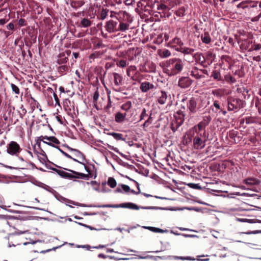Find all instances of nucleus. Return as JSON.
Listing matches in <instances>:
<instances>
[{"instance_id":"obj_1","label":"nucleus","mask_w":261,"mask_h":261,"mask_svg":"<svg viewBox=\"0 0 261 261\" xmlns=\"http://www.w3.org/2000/svg\"><path fill=\"white\" fill-rule=\"evenodd\" d=\"M185 64V61L180 58H171L166 62L164 71L169 76H175L181 72Z\"/></svg>"},{"instance_id":"obj_2","label":"nucleus","mask_w":261,"mask_h":261,"mask_svg":"<svg viewBox=\"0 0 261 261\" xmlns=\"http://www.w3.org/2000/svg\"><path fill=\"white\" fill-rule=\"evenodd\" d=\"M198 99L195 97H191L187 102V107L188 111L187 117L190 119L193 117V115L196 114L198 110L201 108L199 105L197 103Z\"/></svg>"},{"instance_id":"obj_3","label":"nucleus","mask_w":261,"mask_h":261,"mask_svg":"<svg viewBox=\"0 0 261 261\" xmlns=\"http://www.w3.org/2000/svg\"><path fill=\"white\" fill-rule=\"evenodd\" d=\"M191 137L193 138V146L195 149H202L205 147V142L207 140L206 132L195 134L194 136Z\"/></svg>"},{"instance_id":"obj_4","label":"nucleus","mask_w":261,"mask_h":261,"mask_svg":"<svg viewBox=\"0 0 261 261\" xmlns=\"http://www.w3.org/2000/svg\"><path fill=\"white\" fill-rule=\"evenodd\" d=\"M227 110L229 111H237L244 107V101L233 97L227 98Z\"/></svg>"},{"instance_id":"obj_5","label":"nucleus","mask_w":261,"mask_h":261,"mask_svg":"<svg viewBox=\"0 0 261 261\" xmlns=\"http://www.w3.org/2000/svg\"><path fill=\"white\" fill-rule=\"evenodd\" d=\"M98 207H109V208H127L131 210H139V206L137 205L131 203H123L119 204H103L97 206Z\"/></svg>"},{"instance_id":"obj_6","label":"nucleus","mask_w":261,"mask_h":261,"mask_svg":"<svg viewBox=\"0 0 261 261\" xmlns=\"http://www.w3.org/2000/svg\"><path fill=\"white\" fill-rule=\"evenodd\" d=\"M21 150L20 145L15 141L10 142L7 146V152L11 155L18 156Z\"/></svg>"},{"instance_id":"obj_7","label":"nucleus","mask_w":261,"mask_h":261,"mask_svg":"<svg viewBox=\"0 0 261 261\" xmlns=\"http://www.w3.org/2000/svg\"><path fill=\"white\" fill-rule=\"evenodd\" d=\"M182 109L184 110H186L185 106H182L181 109L175 113L174 115V119L173 120L181 124L184 123L185 118H188L187 117V114H186L185 111L182 110Z\"/></svg>"},{"instance_id":"obj_8","label":"nucleus","mask_w":261,"mask_h":261,"mask_svg":"<svg viewBox=\"0 0 261 261\" xmlns=\"http://www.w3.org/2000/svg\"><path fill=\"white\" fill-rule=\"evenodd\" d=\"M193 83V81L188 76H182L178 80V85L182 89L188 88Z\"/></svg>"},{"instance_id":"obj_9","label":"nucleus","mask_w":261,"mask_h":261,"mask_svg":"<svg viewBox=\"0 0 261 261\" xmlns=\"http://www.w3.org/2000/svg\"><path fill=\"white\" fill-rule=\"evenodd\" d=\"M170 96V95H168L167 92L161 90L159 92L156 96V101L160 105H164L166 103L168 97Z\"/></svg>"},{"instance_id":"obj_10","label":"nucleus","mask_w":261,"mask_h":261,"mask_svg":"<svg viewBox=\"0 0 261 261\" xmlns=\"http://www.w3.org/2000/svg\"><path fill=\"white\" fill-rule=\"evenodd\" d=\"M156 88L155 85L147 81L142 82L140 86V89L143 93H147L149 91L153 90Z\"/></svg>"},{"instance_id":"obj_11","label":"nucleus","mask_w":261,"mask_h":261,"mask_svg":"<svg viewBox=\"0 0 261 261\" xmlns=\"http://www.w3.org/2000/svg\"><path fill=\"white\" fill-rule=\"evenodd\" d=\"M117 22L113 20H110L107 22L105 28L109 33H114L118 32V27H117Z\"/></svg>"},{"instance_id":"obj_12","label":"nucleus","mask_w":261,"mask_h":261,"mask_svg":"<svg viewBox=\"0 0 261 261\" xmlns=\"http://www.w3.org/2000/svg\"><path fill=\"white\" fill-rule=\"evenodd\" d=\"M113 78V82L114 86L117 88H119L120 86L122 85V81H123V77L121 75L118 73H113L110 75Z\"/></svg>"},{"instance_id":"obj_13","label":"nucleus","mask_w":261,"mask_h":261,"mask_svg":"<svg viewBox=\"0 0 261 261\" xmlns=\"http://www.w3.org/2000/svg\"><path fill=\"white\" fill-rule=\"evenodd\" d=\"M65 170H68L72 173V179L73 178H79V179H84L86 180H88L90 178V174H84L82 173H80L72 170H69L65 168Z\"/></svg>"},{"instance_id":"obj_14","label":"nucleus","mask_w":261,"mask_h":261,"mask_svg":"<svg viewBox=\"0 0 261 261\" xmlns=\"http://www.w3.org/2000/svg\"><path fill=\"white\" fill-rule=\"evenodd\" d=\"M253 40L252 39H245L242 40L240 44V48L242 50H247L250 51V49H251L253 44Z\"/></svg>"},{"instance_id":"obj_15","label":"nucleus","mask_w":261,"mask_h":261,"mask_svg":"<svg viewBox=\"0 0 261 261\" xmlns=\"http://www.w3.org/2000/svg\"><path fill=\"white\" fill-rule=\"evenodd\" d=\"M203 132H205V129H204L198 123L189 130V134L191 136H194L197 134H202Z\"/></svg>"},{"instance_id":"obj_16","label":"nucleus","mask_w":261,"mask_h":261,"mask_svg":"<svg viewBox=\"0 0 261 261\" xmlns=\"http://www.w3.org/2000/svg\"><path fill=\"white\" fill-rule=\"evenodd\" d=\"M193 58L194 59L195 62L197 63L200 64L203 67H205L204 64L205 63V59L202 53H196L193 55Z\"/></svg>"},{"instance_id":"obj_17","label":"nucleus","mask_w":261,"mask_h":261,"mask_svg":"<svg viewBox=\"0 0 261 261\" xmlns=\"http://www.w3.org/2000/svg\"><path fill=\"white\" fill-rule=\"evenodd\" d=\"M258 119L255 117L247 116L241 120L240 123L243 124L245 123L246 124H251L257 123Z\"/></svg>"},{"instance_id":"obj_18","label":"nucleus","mask_w":261,"mask_h":261,"mask_svg":"<svg viewBox=\"0 0 261 261\" xmlns=\"http://www.w3.org/2000/svg\"><path fill=\"white\" fill-rule=\"evenodd\" d=\"M177 51L180 52L184 55H190L193 56L195 49L186 46H181L176 49Z\"/></svg>"},{"instance_id":"obj_19","label":"nucleus","mask_w":261,"mask_h":261,"mask_svg":"<svg viewBox=\"0 0 261 261\" xmlns=\"http://www.w3.org/2000/svg\"><path fill=\"white\" fill-rule=\"evenodd\" d=\"M157 9L159 11H162V12H159L160 17H166V11H169L170 10V8L163 4H158Z\"/></svg>"},{"instance_id":"obj_20","label":"nucleus","mask_w":261,"mask_h":261,"mask_svg":"<svg viewBox=\"0 0 261 261\" xmlns=\"http://www.w3.org/2000/svg\"><path fill=\"white\" fill-rule=\"evenodd\" d=\"M126 113H122L120 112L116 113L115 115V120L118 123H123L126 118Z\"/></svg>"},{"instance_id":"obj_21","label":"nucleus","mask_w":261,"mask_h":261,"mask_svg":"<svg viewBox=\"0 0 261 261\" xmlns=\"http://www.w3.org/2000/svg\"><path fill=\"white\" fill-rule=\"evenodd\" d=\"M216 58L215 55L213 51L209 50L206 53L205 55V63L207 62L208 65H211L215 60Z\"/></svg>"},{"instance_id":"obj_22","label":"nucleus","mask_w":261,"mask_h":261,"mask_svg":"<svg viewBox=\"0 0 261 261\" xmlns=\"http://www.w3.org/2000/svg\"><path fill=\"white\" fill-rule=\"evenodd\" d=\"M92 21L87 18H83L81 20L77 27L79 28H88L92 25Z\"/></svg>"},{"instance_id":"obj_23","label":"nucleus","mask_w":261,"mask_h":261,"mask_svg":"<svg viewBox=\"0 0 261 261\" xmlns=\"http://www.w3.org/2000/svg\"><path fill=\"white\" fill-rule=\"evenodd\" d=\"M68 61V58L65 56V53H60L58 56L57 62L58 64H64Z\"/></svg>"},{"instance_id":"obj_24","label":"nucleus","mask_w":261,"mask_h":261,"mask_svg":"<svg viewBox=\"0 0 261 261\" xmlns=\"http://www.w3.org/2000/svg\"><path fill=\"white\" fill-rule=\"evenodd\" d=\"M211 77L217 81H223V77L221 75L220 72L217 70H214L213 71L211 74Z\"/></svg>"},{"instance_id":"obj_25","label":"nucleus","mask_w":261,"mask_h":261,"mask_svg":"<svg viewBox=\"0 0 261 261\" xmlns=\"http://www.w3.org/2000/svg\"><path fill=\"white\" fill-rule=\"evenodd\" d=\"M137 69L136 66L131 65L129 66L126 70V73L128 77L133 76L134 73H136Z\"/></svg>"},{"instance_id":"obj_26","label":"nucleus","mask_w":261,"mask_h":261,"mask_svg":"<svg viewBox=\"0 0 261 261\" xmlns=\"http://www.w3.org/2000/svg\"><path fill=\"white\" fill-rule=\"evenodd\" d=\"M201 39L205 44H209L211 42V38L207 32H204L203 34L201 35Z\"/></svg>"},{"instance_id":"obj_27","label":"nucleus","mask_w":261,"mask_h":261,"mask_svg":"<svg viewBox=\"0 0 261 261\" xmlns=\"http://www.w3.org/2000/svg\"><path fill=\"white\" fill-rule=\"evenodd\" d=\"M244 183L247 185H256L259 183L258 180L254 178H248L244 180Z\"/></svg>"},{"instance_id":"obj_28","label":"nucleus","mask_w":261,"mask_h":261,"mask_svg":"<svg viewBox=\"0 0 261 261\" xmlns=\"http://www.w3.org/2000/svg\"><path fill=\"white\" fill-rule=\"evenodd\" d=\"M182 124L173 120L171 123L170 127L173 133H175Z\"/></svg>"},{"instance_id":"obj_29","label":"nucleus","mask_w":261,"mask_h":261,"mask_svg":"<svg viewBox=\"0 0 261 261\" xmlns=\"http://www.w3.org/2000/svg\"><path fill=\"white\" fill-rule=\"evenodd\" d=\"M108 135L112 136L116 140L124 141L125 139L123 138V135L122 134L117 133L114 132L109 133Z\"/></svg>"},{"instance_id":"obj_30","label":"nucleus","mask_w":261,"mask_h":261,"mask_svg":"<svg viewBox=\"0 0 261 261\" xmlns=\"http://www.w3.org/2000/svg\"><path fill=\"white\" fill-rule=\"evenodd\" d=\"M252 233H253V232L251 231L247 232H240V236L241 237V239L239 240H238L237 241L239 242H242V243H249L248 242L249 239L247 238L244 237V235L246 234H252Z\"/></svg>"},{"instance_id":"obj_31","label":"nucleus","mask_w":261,"mask_h":261,"mask_svg":"<svg viewBox=\"0 0 261 261\" xmlns=\"http://www.w3.org/2000/svg\"><path fill=\"white\" fill-rule=\"evenodd\" d=\"M171 46H173L175 44H177L179 46V47L182 46L184 45V43L181 41V40L178 38L177 37H175L170 42Z\"/></svg>"},{"instance_id":"obj_32","label":"nucleus","mask_w":261,"mask_h":261,"mask_svg":"<svg viewBox=\"0 0 261 261\" xmlns=\"http://www.w3.org/2000/svg\"><path fill=\"white\" fill-rule=\"evenodd\" d=\"M84 4V2L83 1H72L71 3V6L73 9H77L82 7Z\"/></svg>"},{"instance_id":"obj_33","label":"nucleus","mask_w":261,"mask_h":261,"mask_svg":"<svg viewBox=\"0 0 261 261\" xmlns=\"http://www.w3.org/2000/svg\"><path fill=\"white\" fill-rule=\"evenodd\" d=\"M132 107V103L130 101H127L126 102L123 103L121 106V110L127 112Z\"/></svg>"},{"instance_id":"obj_34","label":"nucleus","mask_w":261,"mask_h":261,"mask_svg":"<svg viewBox=\"0 0 261 261\" xmlns=\"http://www.w3.org/2000/svg\"><path fill=\"white\" fill-rule=\"evenodd\" d=\"M159 55L161 58H167L171 55L170 51L168 49H164L159 51Z\"/></svg>"},{"instance_id":"obj_35","label":"nucleus","mask_w":261,"mask_h":261,"mask_svg":"<svg viewBox=\"0 0 261 261\" xmlns=\"http://www.w3.org/2000/svg\"><path fill=\"white\" fill-rule=\"evenodd\" d=\"M43 140V136H41L37 138V141H36V145L38 147V148L41 150L42 153L41 154H42L43 156H45V158H47L46 155H45V152L41 148V141H42Z\"/></svg>"},{"instance_id":"obj_36","label":"nucleus","mask_w":261,"mask_h":261,"mask_svg":"<svg viewBox=\"0 0 261 261\" xmlns=\"http://www.w3.org/2000/svg\"><path fill=\"white\" fill-rule=\"evenodd\" d=\"M149 115L147 113V111L145 108H143L142 110V112L139 116V120L138 122H140L141 121L144 120L146 118H147L149 117Z\"/></svg>"},{"instance_id":"obj_37","label":"nucleus","mask_w":261,"mask_h":261,"mask_svg":"<svg viewBox=\"0 0 261 261\" xmlns=\"http://www.w3.org/2000/svg\"><path fill=\"white\" fill-rule=\"evenodd\" d=\"M59 175L65 178L72 179L73 177L72 173H69L63 170H61L59 172Z\"/></svg>"},{"instance_id":"obj_38","label":"nucleus","mask_w":261,"mask_h":261,"mask_svg":"<svg viewBox=\"0 0 261 261\" xmlns=\"http://www.w3.org/2000/svg\"><path fill=\"white\" fill-rule=\"evenodd\" d=\"M152 113H150L149 117L147 119V120L144 122V123L142 124V126L143 129H145V127H148L150 124L152 122V117H151Z\"/></svg>"},{"instance_id":"obj_39","label":"nucleus","mask_w":261,"mask_h":261,"mask_svg":"<svg viewBox=\"0 0 261 261\" xmlns=\"http://www.w3.org/2000/svg\"><path fill=\"white\" fill-rule=\"evenodd\" d=\"M224 80L229 83L233 84L236 82V80L230 74H226L224 76Z\"/></svg>"},{"instance_id":"obj_40","label":"nucleus","mask_w":261,"mask_h":261,"mask_svg":"<svg viewBox=\"0 0 261 261\" xmlns=\"http://www.w3.org/2000/svg\"><path fill=\"white\" fill-rule=\"evenodd\" d=\"M129 24L124 23L120 22L119 27H118V31L124 32L128 29Z\"/></svg>"},{"instance_id":"obj_41","label":"nucleus","mask_w":261,"mask_h":261,"mask_svg":"<svg viewBox=\"0 0 261 261\" xmlns=\"http://www.w3.org/2000/svg\"><path fill=\"white\" fill-rule=\"evenodd\" d=\"M213 106L216 108V110L212 109L213 111L215 113H218L223 108L220 106V103L218 100H214L213 102Z\"/></svg>"},{"instance_id":"obj_42","label":"nucleus","mask_w":261,"mask_h":261,"mask_svg":"<svg viewBox=\"0 0 261 261\" xmlns=\"http://www.w3.org/2000/svg\"><path fill=\"white\" fill-rule=\"evenodd\" d=\"M108 185L112 188H114L116 186L117 182L114 178L110 177L108 178Z\"/></svg>"},{"instance_id":"obj_43","label":"nucleus","mask_w":261,"mask_h":261,"mask_svg":"<svg viewBox=\"0 0 261 261\" xmlns=\"http://www.w3.org/2000/svg\"><path fill=\"white\" fill-rule=\"evenodd\" d=\"M261 49V44L255 43V41L253 42L251 49H250V52L253 51H258Z\"/></svg>"},{"instance_id":"obj_44","label":"nucleus","mask_w":261,"mask_h":261,"mask_svg":"<svg viewBox=\"0 0 261 261\" xmlns=\"http://www.w3.org/2000/svg\"><path fill=\"white\" fill-rule=\"evenodd\" d=\"M185 9L184 7L180 8L175 12V15L178 17H183L185 15Z\"/></svg>"},{"instance_id":"obj_45","label":"nucleus","mask_w":261,"mask_h":261,"mask_svg":"<svg viewBox=\"0 0 261 261\" xmlns=\"http://www.w3.org/2000/svg\"><path fill=\"white\" fill-rule=\"evenodd\" d=\"M56 148H57L63 154H64L66 158H68V159H72V160H73L75 162H77L79 163H80V162H79L77 160L73 158L71 155H70L69 154L67 153L66 152H65V151H64L63 150H62L61 148H60L58 146H56ZM80 163H81L80 162Z\"/></svg>"},{"instance_id":"obj_46","label":"nucleus","mask_w":261,"mask_h":261,"mask_svg":"<svg viewBox=\"0 0 261 261\" xmlns=\"http://www.w3.org/2000/svg\"><path fill=\"white\" fill-rule=\"evenodd\" d=\"M255 106L257 108L259 114L261 115V98L256 97L255 99Z\"/></svg>"},{"instance_id":"obj_47","label":"nucleus","mask_w":261,"mask_h":261,"mask_svg":"<svg viewBox=\"0 0 261 261\" xmlns=\"http://www.w3.org/2000/svg\"><path fill=\"white\" fill-rule=\"evenodd\" d=\"M108 10L107 9H102L100 12L99 18L101 20L105 19L108 15Z\"/></svg>"},{"instance_id":"obj_48","label":"nucleus","mask_w":261,"mask_h":261,"mask_svg":"<svg viewBox=\"0 0 261 261\" xmlns=\"http://www.w3.org/2000/svg\"><path fill=\"white\" fill-rule=\"evenodd\" d=\"M64 109L67 112V114L69 115H72L74 111L73 106H72V107L71 108L67 105V106L64 105Z\"/></svg>"},{"instance_id":"obj_49","label":"nucleus","mask_w":261,"mask_h":261,"mask_svg":"<svg viewBox=\"0 0 261 261\" xmlns=\"http://www.w3.org/2000/svg\"><path fill=\"white\" fill-rule=\"evenodd\" d=\"M11 87L12 88V91L16 95H19L20 94V90L19 88L15 84H11Z\"/></svg>"},{"instance_id":"obj_50","label":"nucleus","mask_w":261,"mask_h":261,"mask_svg":"<svg viewBox=\"0 0 261 261\" xmlns=\"http://www.w3.org/2000/svg\"><path fill=\"white\" fill-rule=\"evenodd\" d=\"M147 228L154 232L163 233L165 231L163 229L154 227H148Z\"/></svg>"},{"instance_id":"obj_51","label":"nucleus","mask_w":261,"mask_h":261,"mask_svg":"<svg viewBox=\"0 0 261 261\" xmlns=\"http://www.w3.org/2000/svg\"><path fill=\"white\" fill-rule=\"evenodd\" d=\"M31 99L33 101L31 102V106L32 109L33 110V111H34L36 108H38L39 103L36 100H35V99L33 98V97H31Z\"/></svg>"},{"instance_id":"obj_52","label":"nucleus","mask_w":261,"mask_h":261,"mask_svg":"<svg viewBox=\"0 0 261 261\" xmlns=\"http://www.w3.org/2000/svg\"><path fill=\"white\" fill-rule=\"evenodd\" d=\"M212 120V117L210 115L205 116L203 117V119L201 121L207 124V125L210 123Z\"/></svg>"},{"instance_id":"obj_53","label":"nucleus","mask_w":261,"mask_h":261,"mask_svg":"<svg viewBox=\"0 0 261 261\" xmlns=\"http://www.w3.org/2000/svg\"><path fill=\"white\" fill-rule=\"evenodd\" d=\"M175 258L179 259L180 260H195L196 259L194 257H192L190 256L183 257V256H175Z\"/></svg>"},{"instance_id":"obj_54","label":"nucleus","mask_w":261,"mask_h":261,"mask_svg":"<svg viewBox=\"0 0 261 261\" xmlns=\"http://www.w3.org/2000/svg\"><path fill=\"white\" fill-rule=\"evenodd\" d=\"M140 72L137 71L136 73H134V75L133 76H130V78L133 81L139 82V77H140Z\"/></svg>"},{"instance_id":"obj_55","label":"nucleus","mask_w":261,"mask_h":261,"mask_svg":"<svg viewBox=\"0 0 261 261\" xmlns=\"http://www.w3.org/2000/svg\"><path fill=\"white\" fill-rule=\"evenodd\" d=\"M117 65L120 67L124 68L126 66V61L124 60H121L117 62Z\"/></svg>"},{"instance_id":"obj_56","label":"nucleus","mask_w":261,"mask_h":261,"mask_svg":"<svg viewBox=\"0 0 261 261\" xmlns=\"http://www.w3.org/2000/svg\"><path fill=\"white\" fill-rule=\"evenodd\" d=\"M68 69V67L66 65H63L60 66L58 68L59 72L61 73H63L67 71Z\"/></svg>"},{"instance_id":"obj_57","label":"nucleus","mask_w":261,"mask_h":261,"mask_svg":"<svg viewBox=\"0 0 261 261\" xmlns=\"http://www.w3.org/2000/svg\"><path fill=\"white\" fill-rule=\"evenodd\" d=\"M50 142L52 143L55 145V144H59L60 143L59 140L55 136H51L50 138Z\"/></svg>"},{"instance_id":"obj_58","label":"nucleus","mask_w":261,"mask_h":261,"mask_svg":"<svg viewBox=\"0 0 261 261\" xmlns=\"http://www.w3.org/2000/svg\"><path fill=\"white\" fill-rule=\"evenodd\" d=\"M188 185L189 187L194 189H201V188L200 186L197 184L189 183Z\"/></svg>"},{"instance_id":"obj_59","label":"nucleus","mask_w":261,"mask_h":261,"mask_svg":"<svg viewBox=\"0 0 261 261\" xmlns=\"http://www.w3.org/2000/svg\"><path fill=\"white\" fill-rule=\"evenodd\" d=\"M119 186H121L122 190L126 193H127L130 191L129 187L126 185L121 184L119 185Z\"/></svg>"},{"instance_id":"obj_60","label":"nucleus","mask_w":261,"mask_h":261,"mask_svg":"<svg viewBox=\"0 0 261 261\" xmlns=\"http://www.w3.org/2000/svg\"><path fill=\"white\" fill-rule=\"evenodd\" d=\"M237 7L238 8H242V9H244L248 7V5L247 4L246 2L244 1V2H242L241 3H240L239 4H238L237 5Z\"/></svg>"},{"instance_id":"obj_61","label":"nucleus","mask_w":261,"mask_h":261,"mask_svg":"<svg viewBox=\"0 0 261 261\" xmlns=\"http://www.w3.org/2000/svg\"><path fill=\"white\" fill-rule=\"evenodd\" d=\"M134 181L135 182V183L136 184L137 187V189H138V191L136 192V191H134V190H131V189H130V191H129V192H131L132 193H133V194H134L137 195V194H140V193H141L140 189V187H139V184H138V182H137V181H135V180H134Z\"/></svg>"},{"instance_id":"obj_62","label":"nucleus","mask_w":261,"mask_h":261,"mask_svg":"<svg viewBox=\"0 0 261 261\" xmlns=\"http://www.w3.org/2000/svg\"><path fill=\"white\" fill-rule=\"evenodd\" d=\"M205 257V256L204 255H198L197 256V260L198 261H208L210 260V259L208 258H202L201 257Z\"/></svg>"},{"instance_id":"obj_63","label":"nucleus","mask_w":261,"mask_h":261,"mask_svg":"<svg viewBox=\"0 0 261 261\" xmlns=\"http://www.w3.org/2000/svg\"><path fill=\"white\" fill-rule=\"evenodd\" d=\"M99 97V93L97 91H95L94 93L93 99V102L95 103L96 102L97 99Z\"/></svg>"},{"instance_id":"obj_64","label":"nucleus","mask_w":261,"mask_h":261,"mask_svg":"<svg viewBox=\"0 0 261 261\" xmlns=\"http://www.w3.org/2000/svg\"><path fill=\"white\" fill-rule=\"evenodd\" d=\"M18 24L20 27L25 26L27 25L25 19L21 18L18 20Z\"/></svg>"}]
</instances>
